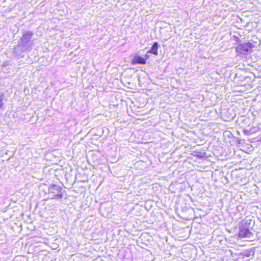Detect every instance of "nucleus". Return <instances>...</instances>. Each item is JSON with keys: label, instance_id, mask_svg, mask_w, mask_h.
<instances>
[{"label": "nucleus", "instance_id": "1", "mask_svg": "<svg viewBox=\"0 0 261 261\" xmlns=\"http://www.w3.org/2000/svg\"><path fill=\"white\" fill-rule=\"evenodd\" d=\"M33 33L31 32H25L19 42V45L21 46L23 50H27L32 45L33 43L31 40Z\"/></svg>", "mask_w": 261, "mask_h": 261}, {"label": "nucleus", "instance_id": "2", "mask_svg": "<svg viewBox=\"0 0 261 261\" xmlns=\"http://www.w3.org/2000/svg\"><path fill=\"white\" fill-rule=\"evenodd\" d=\"M251 50L250 43L240 44L236 47V51L239 54H246Z\"/></svg>", "mask_w": 261, "mask_h": 261}, {"label": "nucleus", "instance_id": "3", "mask_svg": "<svg viewBox=\"0 0 261 261\" xmlns=\"http://www.w3.org/2000/svg\"><path fill=\"white\" fill-rule=\"evenodd\" d=\"M239 237L241 238H251L252 233L248 228H242L239 231Z\"/></svg>", "mask_w": 261, "mask_h": 261}, {"label": "nucleus", "instance_id": "4", "mask_svg": "<svg viewBox=\"0 0 261 261\" xmlns=\"http://www.w3.org/2000/svg\"><path fill=\"white\" fill-rule=\"evenodd\" d=\"M132 63L133 64H145L146 63V60L139 56H135L133 58Z\"/></svg>", "mask_w": 261, "mask_h": 261}, {"label": "nucleus", "instance_id": "5", "mask_svg": "<svg viewBox=\"0 0 261 261\" xmlns=\"http://www.w3.org/2000/svg\"><path fill=\"white\" fill-rule=\"evenodd\" d=\"M159 47V45L157 42H154L151 48V49L148 51V53H151L155 55H157L158 54V49Z\"/></svg>", "mask_w": 261, "mask_h": 261}, {"label": "nucleus", "instance_id": "6", "mask_svg": "<svg viewBox=\"0 0 261 261\" xmlns=\"http://www.w3.org/2000/svg\"><path fill=\"white\" fill-rule=\"evenodd\" d=\"M61 189V188L59 187V186H56V185H54L53 186H52L51 187V188L49 189L50 191L51 192H54L53 191L54 190H57V191H59Z\"/></svg>", "mask_w": 261, "mask_h": 261}, {"label": "nucleus", "instance_id": "7", "mask_svg": "<svg viewBox=\"0 0 261 261\" xmlns=\"http://www.w3.org/2000/svg\"><path fill=\"white\" fill-rule=\"evenodd\" d=\"M56 198L57 199L62 198V195L61 194H58L55 196Z\"/></svg>", "mask_w": 261, "mask_h": 261}, {"label": "nucleus", "instance_id": "8", "mask_svg": "<svg viewBox=\"0 0 261 261\" xmlns=\"http://www.w3.org/2000/svg\"><path fill=\"white\" fill-rule=\"evenodd\" d=\"M244 133L246 135H249L250 134L249 130H244Z\"/></svg>", "mask_w": 261, "mask_h": 261}, {"label": "nucleus", "instance_id": "9", "mask_svg": "<svg viewBox=\"0 0 261 261\" xmlns=\"http://www.w3.org/2000/svg\"><path fill=\"white\" fill-rule=\"evenodd\" d=\"M1 101H2V100H0V107H1V105H2V104H1Z\"/></svg>", "mask_w": 261, "mask_h": 261}]
</instances>
